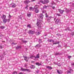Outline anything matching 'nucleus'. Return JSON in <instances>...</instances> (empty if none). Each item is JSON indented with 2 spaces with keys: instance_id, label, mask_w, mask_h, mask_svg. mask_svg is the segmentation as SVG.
Instances as JSON below:
<instances>
[{
  "instance_id": "obj_63",
  "label": "nucleus",
  "mask_w": 74,
  "mask_h": 74,
  "mask_svg": "<svg viewBox=\"0 0 74 74\" xmlns=\"http://www.w3.org/2000/svg\"><path fill=\"white\" fill-rule=\"evenodd\" d=\"M34 61H32V63H34Z\"/></svg>"
},
{
  "instance_id": "obj_43",
  "label": "nucleus",
  "mask_w": 74,
  "mask_h": 74,
  "mask_svg": "<svg viewBox=\"0 0 74 74\" xmlns=\"http://www.w3.org/2000/svg\"><path fill=\"white\" fill-rule=\"evenodd\" d=\"M58 66H61V65L60 63H58Z\"/></svg>"
},
{
  "instance_id": "obj_23",
  "label": "nucleus",
  "mask_w": 74,
  "mask_h": 74,
  "mask_svg": "<svg viewBox=\"0 0 74 74\" xmlns=\"http://www.w3.org/2000/svg\"><path fill=\"white\" fill-rule=\"evenodd\" d=\"M65 11L67 13H68V12H69V10L67 9H66Z\"/></svg>"
},
{
  "instance_id": "obj_28",
  "label": "nucleus",
  "mask_w": 74,
  "mask_h": 74,
  "mask_svg": "<svg viewBox=\"0 0 74 74\" xmlns=\"http://www.w3.org/2000/svg\"><path fill=\"white\" fill-rule=\"evenodd\" d=\"M47 8V6L45 5L43 6V9H44L45 8Z\"/></svg>"
},
{
  "instance_id": "obj_6",
  "label": "nucleus",
  "mask_w": 74,
  "mask_h": 74,
  "mask_svg": "<svg viewBox=\"0 0 74 74\" xmlns=\"http://www.w3.org/2000/svg\"><path fill=\"white\" fill-rule=\"evenodd\" d=\"M23 57L24 58V60L26 61V62H28V59H29V58H27L26 56L25 57V56H23Z\"/></svg>"
},
{
  "instance_id": "obj_35",
  "label": "nucleus",
  "mask_w": 74,
  "mask_h": 74,
  "mask_svg": "<svg viewBox=\"0 0 74 74\" xmlns=\"http://www.w3.org/2000/svg\"><path fill=\"white\" fill-rule=\"evenodd\" d=\"M39 43H41L42 42V40L41 39H39Z\"/></svg>"
},
{
  "instance_id": "obj_40",
  "label": "nucleus",
  "mask_w": 74,
  "mask_h": 74,
  "mask_svg": "<svg viewBox=\"0 0 74 74\" xmlns=\"http://www.w3.org/2000/svg\"><path fill=\"white\" fill-rule=\"evenodd\" d=\"M29 10H33V8L32 7H30L29 8Z\"/></svg>"
},
{
  "instance_id": "obj_34",
  "label": "nucleus",
  "mask_w": 74,
  "mask_h": 74,
  "mask_svg": "<svg viewBox=\"0 0 74 74\" xmlns=\"http://www.w3.org/2000/svg\"><path fill=\"white\" fill-rule=\"evenodd\" d=\"M56 15H57L58 16H62V15H60V14H58V13Z\"/></svg>"
},
{
  "instance_id": "obj_22",
  "label": "nucleus",
  "mask_w": 74,
  "mask_h": 74,
  "mask_svg": "<svg viewBox=\"0 0 74 74\" xmlns=\"http://www.w3.org/2000/svg\"><path fill=\"white\" fill-rule=\"evenodd\" d=\"M52 17H49L47 19V21H50V20H51V19H52Z\"/></svg>"
},
{
  "instance_id": "obj_47",
  "label": "nucleus",
  "mask_w": 74,
  "mask_h": 74,
  "mask_svg": "<svg viewBox=\"0 0 74 74\" xmlns=\"http://www.w3.org/2000/svg\"><path fill=\"white\" fill-rule=\"evenodd\" d=\"M36 0H31V2H32L33 1H36Z\"/></svg>"
},
{
  "instance_id": "obj_62",
  "label": "nucleus",
  "mask_w": 74,
  "mask_h": 74,
  "mask_svg": "<svg viewBox=\"0 0 74 74\" xmlns=\"http://www.w3.org/2000/svg\"><path fill=\"white\" fill-rule=\"evenodd\" d=\"M50 29H52V27H51V28H50Z\"/></svg>"
},
{
  "instance_id": "obj_21",
  "label": "nucleus",
  "mask_w": 74,
  "mask_h": 74,
  "mask_svg": "<svg viewBox=\"0 0 74 74\" xmlns=\"http://www.w3.org/2000/svg\"><path fill=\"white\" fill-rule=\"evenodd\" d=\"M3 19H4L6 18V16L5 15H3V17L2 18Z\"/></svg>"
},
{
  "instance_id": "obj_16",
  "label": "nucleus",
  "mask_w": 74,
  "mask_h": 74,
  "mask_svg": "<svg viewBox=\"0 0 74 74\" xmlns=\"http://www.w3.org/2000/svg\"><path fill=\"white\" fill-rule=\"evenodd\" d=\"M3 22L4 23H5L7 22V19H3Z\"/></svg>"
},
{
  "instance_id": "obj_5",
  "label": "nucleus",
  "mask_w": 74,
  "mask_h": 74,
  "mask_svg": "<svg viewBox=\"0 0 74 74\" xmlns=\"http://www.w3.org/2000/svg\"><path fill=\"white\" fill-rule=\"evenodd\" d=\"M35 59H39L40 58V54H37L36 56L35 57Z\"/></svg>"
},
{
  "instance_id": "obj_30",
  "label": "nucleus",
  "mask_w": 74,
  "mask_h": 74,
  "mask_svg": "<svg viewBox=\"0 0 74 74\" xmlns=\"http://www.w3.org/2000/svg\"><path fill=\"white\" fill-rule=\"evenodd\" d=\"M57 72L58 74H60V73H61V72L60 73V71H59L58 70H57Z\"/></svg>"
},
{
  "instance_id": "obj_42",
  "label": "nucleus",
  "mask_w": 74,
  "mask_h": 74,
  "mask_svg": "<svg viewBox=\"0 0 74 74\" xmlns=\"http://www.w3.org/2000/svg\"><path fill=\"white\" fill-rule=\"evenodd\" d=\"M7 22H9L10 21V19H7Z\"/></svg>"
},
{
  "instance_id": "obj_44",
  "label": "nucleus",
  "mask_w": 74,
  "mask_h": 74,
  "mask_svg": "<svg viewBox=\"0 0 74 74\" xmlns=\"http://www.w3.org/2000/svg\"><path fill=\"white\" fill-rule=\"evenodd\" d=\"M52 9H53V10H55V7L53 6V7H52Z\"/></svg>"
},
{
  "instance_id": "obj_49",
  "label": "nucleus",
  "mask_w": 74,
  "mask_h": 74,
  "mask_svg": "<svg viewBox=\"0 0 74 74\" xmlns=\"http://www.w3.org/2000/svg\"><path fill=\"white\" fill-rule=\"evenodd\" d=\"M12 44H14V45H16V43H15H15H14V42H13L12 43Z\"/></svg>"
},
{
  "instance_id": "obj_57",
  "label": "nucleus",
  "mask_w": 74,
  "mask_h": 74,
  "mask_svg": "<svg viewBox=\"0 0 74 74\" xmlns=\"http://www.w3.org/2000/svg\"><path fill=\"white\" fill-rule=\"evenodd\" d=\"M37 73H38V71H36V72Z\"/></svg>"
},
{
  "instance_id": "obj_13",
  "label": "nucleus",
  "mask_w": 74,
  "mask_h": 74,
  "mask_svg": "<svg viewBox=\"0 0 74 74\" xmlns=\"http://www.w3.org/2000/svg\"><path fill=\"white\" fill-rule=\"evenodd\" d=\"M43 16H44L43 15V14H41L39 16V17L40 18H41V19H42V18H43Z\"/></svg>"
},
{
  "instance_id": "obj_59",
  "label": "nucleus",
  "mask_w": 74,
  "mask_h": 74,
  "mask_svg": "<svg viewBox=\"0 0 74 74\" xmlns=\"http://www.w3.org/2000/svg\"><path fill=\"white\" fill-rule=\"evenodd\" d=\"M72 5H73V6H74V3Z\"/></svg>"
},
{
  "instance_id": "obj_29",
  "label": "nucleus",
  "mask_w": 74,
  "mask_h": 74,
  "mask_svg": "<svg viewBox=\"0 0 74 74\" xmlns=\"http://www.w3.org/2000/svg\"><path fill=\"white\" fill-rule=\"evenodd\" d=\"M27 27H29V28H31V26H30V25L29 24L28 25H27Z\"/></svg>"
},
{
  "instance_id": "obj_54",
  "label": "nucleus",
  "mask_w": 74,
  "mask_h": 74,
  "mask_svg": "<svg viewBox=\"0 0 74 74\" xmlns=\"http://www.w3.org/2000/svg\"><path fill=\"white\" fill-rule=\"evenodd\" d=\"M46 18H48V15H46Z\"/></svg>"
},
{
  "instance_id": "obj_41",
  "label": "nucleus",
  "mask_w": 74,
  "mask_h": 74,
  "mask_svg": "<svg viewBox=\"0 0 74 74\" xmlns=\"http://www.w3.org/2000/svg\"><path fill=\"white\" fill-rule=\"evenodd\" d=\"M2 45H1V44H0V48L1 49H2Z\"/></svg>"
},
{
  "instance_id": "obj_33",
  "label": "nucleus",
  "mask_w": 74,
  "mask_h": 74,
  "mask_svg": "<svg viewBox=\"0 0 74 74\" xmlns=\"http://www.w3.org/2000/svg\"><path fill=\"white\" fill-rule=\"evenodd\" d=\"M39 24H40V23H39L38 22V21H37V26H39Z\"/></svg>"
},
{
  "instance_id": "obj_51",
  "label": "nucleus",
  "mask_w": 74,
  "mask_h": 74,
  "mask_svg": "<svg viewBox=\"0 0 74 74\" xmlns=\"http://www.w3.org/2000/svg\"><path fill=\"white\" fill-rule=\"evenodd\" d=\"M71 65L72 66H74V63L71 64Z\"/></svg>"
},
{
  "instance_id": "obj_55",
  "label": "nucleus",
  "mask_w": 74,
  "mask_h": 74,
  "mask_svg": "<svg viewBox=\"0 0 74 74\" xmlns=\"http://www.w3.org/2000/svg\"><path fill=\"white\" fill-rule=\"evenodd\" d=\"M57 47H58V48H59V47H60V46H57Z\"/></svg>"
},
{
  "instance_id": "obj_60",
  "label": "nucleus",
  "mask_w": 74,
  "mask_h": 74,
  "mask_svg": "<svg viewBox=\"0 0 74 74\" xmlns=\"http://www.w3.org/2000/svg\"><path fill=\"white\" fill-rule=\"evenodd\" d=\"M55 19H56V18H54V21H55Z\"/></svg>"
},
{
  "instance_id": "obj_9",
  "label": "nucleus",
  "mask_w": 74,
  "mask_h": 74,
  "mask_svg": "<svg viewBox=\"0 0 74 74\" xmlns=\"http://www.w3.org/2000/svg\"><path fill=\"white\" fill-rule=\"evenodd\" d=\"M47 41H49V42H55L54 40H53L52 39L50 40H49V39H48Z\"/></svg>"
},
{
  "instance_id": "obj_31",
  "label": "nucleus",
  "mask_w": 74,
  "mask_h": 74,
  "mask_svg": "<svg viewBox=\"0 0 74 74\" xmlns=\"http://www.w3.org/2000/svg\"><path fill=\"white\" fill-rule=\"evenodd\" d=\"M27 16H28L29 17H30V16H31V14H27Z\"/></svg>"
},
{
  "instance_id": "obj_53",
  "label": "nucleus",
  "mask_w": 74,
  "mask_h": 74,
  "mask_svg": "<svg viewBox=\"0 0 74 74\" xmlns=\"http://www.w3.org/2000/svg\"><path fill=\"white\" fill-rule=\"evenodd\" d=\"M25 9H26V10H27V9H28V8H27V7L26 6L25 7Z\"/></svg>"
},
{
  "instance_id": "obj_7",
  "label": "nucleus",
  "mask_w": 74,
  "mask_h": 74,
  "mask_svg": "<svg viewBox=\"0 0 74 74\" xmlns=\"http://www.w3.org/2000/svg\"><path fill=\"white\" fill-rule=\"evenodd\" d=\"M30 1H27L26 0L25 1H24V3L25 4H29V3H30Z\"/></svg>"
},
{
  "instance_id": "obj_58",
  "label": "nucleus",
  "mask_w": 74,
  "mask_h": 74,
  "mask_svg": "<svg viewBox=\"0 0 74 74\" xmlns=\"http://www.w3.org/2000/svg\"><path fill=\"white\" fill-rule=\"evenodd\" d=\"M26 7H29V5H27V6H26Z\"/></svg>"
},
{
  "instance_id": "obj_56",
  "label": "nucleus",
  "mask_w": 74,
  "mask_h": 74,
  "mask_svg": "<svg viewBox=\"0 0 74 74\" xmlns=\"http://www.w3.org/2000/svg\"><path fill=\"white\" fill-rule=\"evenodd\" d=\"M19 74H23V73H22V72L20 73H19Z\"/></svg>"
},
{
  "instance_id": "obj_46",
  "label": "nucleus",
  "mask_w": 74,
  "mask_h": 74,
  "mask_svg": "<svg viewBox=\"0 0 74 74\" xmlns=\"http://www.w3.org/2000/svg\"><path fill=\"white\" fill-rule=\"evenodd\" d=\"M56 35L57 36H59V35H60V34H56Z\"/></svg>"
},
{
  "instance_id": "obj_37",
  "label": "nucleus",
  "mask_w": 74,
  "mask_h": 74,
  "mask_svg": "<svg viewBox=\"0 0 74 74\" xmlns=\"http://www.w3.org/2000/svg\"><path fill=\"white\" fill-rule=\"evenodd\" d=\"M60 73H60V74H62V73H63V71H62V70H60Z\"/></svg>"
},
{
  "instance_id": "obj_61",
  "label": "nucleus",
  "mask_w": 74,
  "mask_h": 74,
  "mask_svg": "<svg viewBox=\"0 0 74 74\" xmlns=\"http://www.w3.org/2000/svg\"><path fill=\"white\" fill-rule=\"evenodd\" d=\"M65 30H67V29H65Z\"/></svg>"
},
{
  "instance_id": "obj_11",
  "label": "nucleus",
  "mask_w": 74,
  "mask_h": 74,
  "mask_svg": "<svg viewBox=\"0 0 74 74\" xmlns=\"http://www.w3.org/2000/svg\"><path fill=\"white\" fill-rule=\"evenodd\" d=\"M34 32H35L34 31L30 30L29 31V34H33L34 33Z\"/></svg>"
},
{
  "instance_id": "obj_8",
  "label": "nucleus",
  "mask_w": 74,
  "mask_h": 74,
  "mask_svg": "<svg viewBox=\"0 0 74 74\" xmlns=\"http://www.w3.org/2000/svg\"><path fill=\"white\" fill-rule=\"evenodd\" d=\"M35 48H40V47H41V45H39V44H37L35 46Z\"/></svg>"
},
{
  "instance_id": "obj_10",
  "label": "nucleus",
  "mask_w": 74,
  "mask_h": 74,
  "mask_svg": "<svg viewBox=\"0 0 74 74\" xmlns=\"http://www.w3.org/2000/svg\"><path fill=\"white\" fill-rule=\"evenodd\" d=\"M10 5H12V7L13 8L15 7L16 5L14 3H11Z\"/></svg>"
},
{
  "instance_id": "obj_38",
  "label": "nucleus",
  "mask_w": 74,
  "mask_h": 74,
  "mask_svg": "<svg viewBox=\"0 0 74 74\" xmlns=\"http://www.w3.org/2000/svg\"><path fill=\"white\" fill-rule=\"evenodd\" d=\"M71 58V56H68V58L69 59H70V58Z\"/></svg>"
},
{
  "instance_id": "obj_39",
  "label": "nucleus",
  "mask_w": 74,
  "mask_h": 74,
  "mask_svg": "<svg viewBox=\"0 0 74 74\" xmlns=\"http://www.w3.org/2000/svg\"><path fill=\"white\" fill-rule=\"evenodd\" d=\"M13 74H17V72L16 71H14V73H13Z\"/></svg>"
},
{
  "instance_id": "obj_19",
  "label": "nucleus",
  "mask_w": 74,
  "mask_h": 74,
  "mask_svg": "<svg viewBox=\"0 0 74 74\" xmlns=\"http://www.w3.org/2000/svg\"><path fill=\"white\" fill-rule=\"evenodd\" d=\"M36 65H37L38 66H41V64H40L38 62H37V63H36Z\"/></svg>"
},
{
  "instance_id": "obj_20",
  "label": "nucleus",
  "mask_w": 74,
  "mask_h": 74,
  "mask_svg": "<svg viewBox=\"0 0 74 74\" xmlns=\"http://www.w3.org/2000/svg\"><path fill=\"white\" fill-rule=\"evenodd\" d=\"M35 12L36 13H38L39 12V10L37 9H36L35 10Z\"/></svg>"
},
{
  "instance_id": "obj_17",
  "label": "nucleus",
  "mask_w": 74,
  "mask_h": 74,
  "mask_svg": "<svg viewBox=\"0 0 74 74\" xmlns=\"http://www.w3.org/2000/svg\"><path fill=\"white\" fill-rule=\"evenodd\" d=\"M60 42L59 41L57 42L56 41L55 42V43H53V45H54V44H59Z\"/></svg>"
},
{
  "instance_id": "obj_3",
  "label": "nucleus",
  "mask_w": 74,
  "mask_h": 74,
  "mask_svg": "<svg viewBox=\"0 0 74 74\" xmlns=\"http://www.w3.org/2000/svg\"><path fill=\"white\" fill-rule=\"evenodd\" d=\"M55 23L57 25H60V20L58 19H57L55 21Z\"/></svg>"
},
{
  "instance_id": "obj_4",
  "label": "nucleus",
  "mask_w": 74,
  "mask_h": 74,
  "mask_svg": "<svg viewBox=\"0 0 74 74\" xmlns=\"http://www.w3.org/2000/svg\"><path fill=\"white\" fill-rule=\"evenodd\" d=\"M58 11L60 12V14H63V12H64V10H62L60 9H58Z\"/></svg>"
},
{
  "instance_id": "obj_45",
  "label": "nucleus",
  "mask_w": 74,
  "mask_h": 74,
  "mask_svg": "<svg viewBox=\"0 0 74 74\" xmlns=\"http://www.w3.org/2000/svg\"><path fill=\"white\" fill-rule=\"evenodd\" d=\"M27 64H25V67H26L27 66Z\"/></svg>"
},
{
  "instance_id": "obj_32",
  "label": "nucleus",
  "mask_w": 74,
  "mask_h": 74,
  "mask_svg": "<svg viewBox=\"0 0 74 74\" xmlns=\"http://www.w3.org/2000/svg\"><path fill=\"white\" fill-rule=\"evenodd\" d=\"M37 5H35L34 7V9H37V8H38V7H37Z\"/></svg>"
},
{
  "instance_id": "obj_27",
  "label": "nucleus",
  "mask_w": 74,
  "mask_h": 74,
  "mask_svg": "<svg viewBox=\"0 0 74 74\" xmlns=\"http://www.w3.org/2000/svg\"><path fill=\"white\" fill-rule=\"evenodd\" d=\"M35 58V57L34 56H31L30 57V58L31 59H33V58Z\"/></svg>"
},
{
  "instance_id": "obj_14",
  "label": "nucleus",
  "mask_w": 74,
  "mask_h": 74,
  "mask_svg": "<svg viewBox=\"0 0 74 74\" xmlns=\"http://www.w3.org/2000/svg\"><path fill=\"white\" fill-rule=\"evenodd\" d=\"M21 46H17L16 47V49H20V48H21Z\"/></svg>"
},
{
  "instance_id": "obj_50",
  "label": "nucleus",
  "mask_w": 74,
  "mask_h": 74,
  "mask_svg": "<svg viewBox=\"0 0 74 74\" xmlns=\"http://www.w3.org/2000/svg\"><path fill=\"white\" fill-rule=\"evenodd\" d=\"M32 67H34V68H35V66L34 65H32Z\"/></svg>"
},
{
  "instance_id": "obj_2",
  "label": "nucleus",
  "mask_w": 74,
  "mask_h": 74,
  "mask_svg": "<svg viewBox=\"0 0 74 74\" xmlns=\"http://www.w3.org/2000/svg\"><path fill=\"white\" fill-rule=\"evenodd\" d=\"M21 71H27L28 72H31V71L30 69H25L23 68L21 69Z\"/></svg>"
},
{
  "instance_id": "obj_24",
  "label": "nucleus",
  "mask_w": 74,
  "mask_h": 74,
  "mask_svg": "<svg viewBox=\"0 0 74 74\" xmlns=\"http://www.w3.org/2000/svg\"><path fill=\"white\" fill-rule=\"evenodd\" d=\"M0 28L1 29H4L5 28V27L3 26H1V27H0Z\"/></svg>"
},
{
  "instance_id": "obj_26",
  "label": "nucleus",
  "mask_w": 74,
  "mask_h": 74,
  "mask_svg": "<svg viewBox=\"0 0 74 74\" xmlns=\"http://www.w3.org/2000/svg\"><path fill=\"white\" fill-rule=\"evenodd\" d=\"M3 58V56L1 55L0 56V60H2V59Z\"/></svg>"
},
{
  "instance_id": "obj_48",
  "label": "nucleus",
  "mask_w": 74,
  "mask_h": 74,
  "mask_svg": "<svg viewBox=\"0 0 74 74\" xmlns=\"http://www.w3.org/2000/svg\"><path fill=\"white\" fill-rule=\"evenodd\" d=\"M37 34H38V35H39V34H40V32H38V33H37Z\"/></svg>"
},
{
  "instance_id": "obj_52",
  "label": "nucleus",
  "mask_w": 74,
  "mask_h": 74,
  "mask_svg": "<svg viewBox=\"0 0 74 74\" xmlns=\"http://www.w3.org/2000/svg\"><path fill=\"white\" fill-rule=\"evenodd\" d=\"M11 16L10 15H9V18H11Z\"/></svg>"
},
{
  "instance_id": "obj_64",
  "label": "nucleus",
  "mask_w": 74,
  "mask_h": 74,
  "mask_svg": "<svg viewBox=\"0 0 74 74\" xmlns=\"http://www.w3.org/2000/svg\"><path fill=\"white\" fill-rule=\"evenodd\" d=\"M20 19H22V18H20Z\"/></svg>"
},
{
  "instance_id": "obj_12",
  "label": "nucleus",
  "mask_w": 74,
  "mask_h": 74,
  "mask_svg": "<svg viewBox=\"0 0 74 74\" xmlns=\"http://www.w3.org/2000/svg\"><path fill=\"white\" fill-rule=\"evenodd\" d=\"M71 71H73V70L71 69L68 70V72H67V74H68V73H71Z\"/></svg>"
},
{
  "instance_id": "obj_36",
  "label": "nucleus",
  "mask_w": 74,
  "mask_h": 74,
  "mask_svg": "<svg viewBox=\"0 0 74 74\" xmlns=\"http://www.w3.org/2000/svg\"><path fill=\"white\" fill-rule=\"evenodd\" d=\"M67 30H69V31H71V29H70V28L69 27H68L67 28Z\"/></svg>"
},
{
  "instance_id": "obj_1",
  "label": "nucleus",
  "mask_w": 74,
  "mask_h": 74,
  "mask_svg": "<svg viewBox=\"0 0 74 74\" xmlns=\"http://www.w3.org/2000/svg\"><path fill=\"white\" fill-rule=\"evenodd\" d=\"M40 2L43 4H46V3H49V0H44L43 1L42 0L40 1Z\"/></svg>"
},
{
  "instance_id": "obj_18",
  "label": "nucleus",
  "mask_w": 74,
  "mask_h": 74,
  "mask_svg": "<svg viewBox=\"0 0 74 74\" xmlns=\"http://www.w3.org/2000/svg\"><path fill=\"white\" fill-rule=\"evenodd\" d=\"M60 55H61V53H55V55L56 56Z\"/></svg>"
},
{
  "instance_id": "obj_15",
  "label": "nucleus",
  "mask_w": 74,
  "mask_h": 74,
  "mask_svg": "<svg viewBox=\"0 0 74 74\" xmlns=\"http://www.w3.org/2000/svg\"><path fill=\"white\" fill-rule=\"evenodd\" d=\"M46 68L47 69H49V70H51L52 69V68L51 66H47L46 67Z\"/></svg>"
},
{
  "instance_id": "obj_25",
  "label": "nucleus",
  "mask_w": 74,
  "mask_h": 74,
  "mask_svg": "<svg viewBox=\"0 0 74 74\" xmlns=\"http://www.w3.org/2000/svg\"><path fill=\"white\" fill-rule=\"evenodd\" d=\"M22 42L24 43H26V42H27V41L22 40Z\"/></svg>"
}]
</instances>
